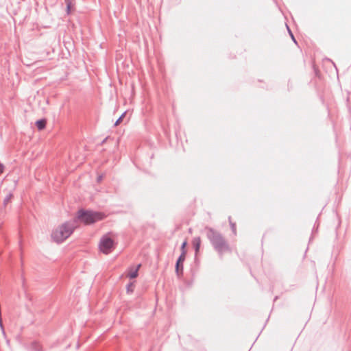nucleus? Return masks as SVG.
I'll return each instance as SVG.
<instances>
[{"mask_svg":"<svg viewBox=\"0 0 351 351\" xmlns=\"http://www.w3.org/2000/svg\"><path fill=\"white\" fill-rule=\"evenodd\" d=\"M205 230L208 239L220 257L223 256L224 252L231 251L228 241L219 232L208 226L205 228Z\"/></svg>","mask_w":351,"mask_h":351,"instance_id":"1","label":"nucleus"},{"mask_svg":"<svg viewBox=\"0 0 351 351\" xmlns=\"http://www.w3.org/2000/svg\"><path fill=\"white\" fill-rule=\"evenodd\" d=\"M76 228L75 221H67L60 226L51 233V239L60 243L66 239Z\"/></svg>","mask_w":351,"mask_h":351,"instance_id":"2","label":"nucleus"},{"mask_svg":"<svg viewBox=\"0 0 351 351\" xmlns=\"http://www.w3.org/2000/svg\"><path fill=\"white\" fill-rule=\"evenodd\" d=\"M104 217L105 215L101 212L84 209L79 210L77 215V219L86 225L94 223Z\"/></svg>","mask_w":351,"mask_h":351,"instance_id":"3","label":"nucleus"},{"mask_svg":"<svg viewBox=\"0 0 351 351\" xmlns=\"http://www.w3.org/2000/svg\"><path fill=\"white\" fill-rule=\"evenodd\" d=\"M99 247L101 252L104 254H108L114 249L115 244L112 239L105 235L101 239Z\"/></svg>","mask_w":351,"mask_h":351,"instance_id":"4","label":"nucleus"},{"mask_svg":"<svg viewBox=\"0 0 351 351\" xmlns=\"http://www.w3.org/2000/svg\"><path fill=\"white\" fill-rule=\"evenodd\" d=\"M186 258L185 256L180 254L176 263V273L178 278L183 275V263Z\"/></svg>","mask_w":351,"mask_h":351,"instance_id":"5","label":"nucleus"},{"mask_svg":"<svg viewBox=\"0 0 351 351\" xmlns=\"http://www.w3.org/2000/svg\"><path fill=\"white\" fill-rule=\"evenodd\" d=\"M193 245L195 252V255L199 252L200 245H201V239L200 237H195L193 239Z\"/></svg>","mask_w":351,"mask_h":351,"instance_id":"6","label":"nucleus"},{"mask_svg":"<svg viewBox=\"0 0 351 351\" xmlns=\"http://www.w3.org/2000/svg\"><path fill=\"white\" fill-rule=\"evenodd\" d=\"M35 124L38 130H43L46 127L47 121L45 119H41L37 120Z\"/></svg>","mask_w":351,"mask_h":351,"instance_id":"7","label":"nucleus"},{"mask_svg":"<svg viewBox=\"0 0 351 351\" xmlns=\"http://www.w3.org/2000/svg\"><path fill=\"white\" fill-rule=\"evenodd\" d=\"M64 1L66 5V14L69 15L71 13L72 7L74 5L75 0H64Z\"/></svg>","mask_w":351,"mask_h":351,"instance_id":"8","label":"nucleus"},{"mask_svg":"<svg viewBox=\"0 0 351 351\" xmlns=\"http://www.w3.org/2000/svg\"><path fill=\"white\" fill-rule=\"evenodd\" d=\"M141 264H138L136 269H134V270H132L131 271L129 272L128 274V277L130 278V279H133V278H135L138 276V269L139 268L141 267Z\"/></svg>","mask_w":351,"mask_h":351,"instance_id":"9","label":"nucleus"},{"mask_svg":"<svg viewBox=\"0 0 351 351\" xmlns=\"http://www.w3.org/2000/svg\"><path fill=\"white\" fill-rule=\"evenodd\" d=\"M32 349L34 351H43L42 346L40 345V343L36 341L32 343Z\"/></svg>","mask_w":351,"mask_h":351,"instance_id":"10","label":"nucleus"},{"mask_svg":"<svg viewBox=\"0 0 351 351\" xmlns=\"http://www.w3.org/2000/svg\"><path fill=\"white\" fill-rule=\"evenodd\" d=\"M13 197V194L12 193H9L6 197L3 199V206H6V205L11 201V199Z\"/></svg>","mask_w":351,"mask_h":351,"instance_id":"11","label":"nucleus"},{"mask_svg":"<svg viewBox=\"0 0 351 351\" xmlns=\"http://www.w3.org/2000/svg\"><path fill=\"white\" fill-rule=\"evenodd\" d=\"M186 245H187V241H184L182 243L181 247H180L181 254H183V256H186Z\"/></svg>","mask_w":351,"mask_h":351,"instance_id":"12","label":"nucleus"},{"mask_svg":"<svg viewBox=\"0 0 351 351\" xmlns=\"http://www.w3.org/2000/svg\"><path fill=\"white\" fill-rule=\"evenodd\" d=\"M125 112H124L119 117V119L115 121L114 125L117 126L119 125L123 121V117H125Z\"/></svg>","mask_w":351,"mask_h":351,"instance_id":"13","label":"nucleus"},{"mask_svg":"<svg viewBox=\"0 0 351 351\" xmlns=\"http://www.w3.org/2000/svg\"><path fill=\"white\" fill-rule=\"evenodd\" d=\"M230 228H231V230L232 231V232L236 234L237 233V230H236V224L235 223L232 222V221H230Z\"/></svg>","mask_w":351,"mask_h":351,"instance_id":"14","label":"nucleus"},{"mask_svg":"<svg viewBox=\"0 0 351 351\" xmlns=\"http://www.w3.org/2000/svg\"><path fill=\"white\" fill-rule=\"evenodd\" d=\"M133 287H134V285L133 283H130L127 285V291L128 292H132L133 291Z\"/></svg>","mask_w":351,"mask_h":351,"instance_id":"15","label":"nucleus"},{"mask_svg":"<svg viewBox=\"0 0 351 351\" xmlns=\"http://www.w3.org/2000/svg\"><path fill=\"white\" fill-rule=\"evenodd\" d=\"M287 28H289V27H287ZM288 30H289V34H290V35H291V38L293 39V40L295 43H296V40H295V38H294V36H293V35L292 32H291V30H290L289 29H288Z\"/></svg>","mask_w":351,"mask_h":351,"instance_id":"16","label":"nucleus"},{"mask_svg":"<svg viewBox=\"0 0 351 351\" xmlns=\"http://www.w3.org/2000/svg\"><path fill=\"white\" fill-rule=\"evenodd\" d=\"M101 179H102V176H98L97 182H100L101 180Z\"/></svg>","mask_w":351,"mask_h":351,"instance_id":"17","label":"nucleus"},{"mask_svg":"<svg viewBox=\"0 0 351 351\" xmlns=\"http://www.w3.org/2000/svg\"><path fill=\"white\" fill-rule=\"evenodd\" d=\"M108 138H106L104 140H103V141L101 142L102 144H104V143H106V141H107Z\"/></svg>","mask_w":351,"mask_h":351,"instance_id":"18","label":"nucleus"},{"mask_svg":"<svg viewBox=\"0 0 351 351\" xmlns=\"http://www.w3.org/2000/svg\"><path fill=\"white\" fill-rule=\"evenodd\" d=\"M228 221H229V223H230V221H232V219H231V217H230V216L228 217Z\"/></svg>","mask_w":351,"mask_h":351,"instance_id":"19","label":"nucleus"}]
</instances>
